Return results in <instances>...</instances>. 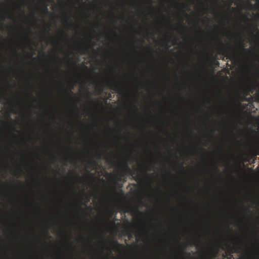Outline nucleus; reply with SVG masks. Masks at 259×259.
<instances>
[{
	"label": "nucleus",
	"mask_w": 259,
	"mask_h": 259,
	"mask_svg": "<svg viewBox=\"0 0 259 259\" xmlns=\"http://www.w3.org/2000/svg\"><path fill=\"white\" fill-rule=\"evenodd\" d=\"M219 43L221 45V47L219 49V53L220 54H222L224 56H226L227 59H234L235 56L234 54L230 53L227 50L225 46L224 45L222 40H219Z\"/></svg>",
	"instance_id": "1"
},
{
	"label": "nucleus",
	"mask_w": 259,
	"mask_h": 259,
	"mask_svg": "<svg viewBox=\"0 0 259 259\" xmlns=\"http://www.w3.org/2000/svg\"><path fill=\"white\" fill-rule=\"evenodd\" d=\"M106 83L107 87L109 89L113 90V91L117 92L118 93L120 94L121 93L122 89L118 82H116V80L108 79L106 81Z\"/></svg>",
	"instance_id": "2"
},
{
	"label": "nucleus",
	"mask_w": 259,
	"mask_h": 259,
	"mask_svg": "<svg viewBox=\"0 0 259 259\" xmlns=\"http://www.w3.org/2000/svg\"><path fill=\"white\" fill-rule=\"evenodd\" d=\"M0 102L1 104L7 105H11L13 104V101L8 99L4 92H0Z\"/></svg>",
	"instance_id": "3"
},
{
	"label": "nucleus",
	"mask_w": 259,
	"mask_h": 259,
	"mask_svg": "<svg viewBox=\"0 0 259 259\" xmlns=\"http://www.w3.org/2000/svg\"><path fill=\"white\" fill-rule=\"evenodd\" d=\"M123 165L125 170L122 171V176H124V175L126 174V173H129L131 176H133V175L135 174L134 171L131 170L130 167L126 163H124Z\"/></svg>",
	"instance_id": "4"
},
{
	"label": "nucleus",
	"mask_w": 259,
	"mask_h": 259,
	"mask_svg": "<svg viewBox=\"0 0 259 259\" xmlns=\"http://www.w3.org/2000/svg\"><path fill=\"white\" fill-rule=\"evenodd\" d=\"M111 243L115 245V248L117 249H125V246H124V245L119 243L117 240L114 242H112Z\"/></svg>",
	"instance_id": "5"
},
{
	"label": "nucleus",
	"mask_w": 259,
	"mask_h": 259,
	"mask_svg": "<svg viewBox=\"0 0 259 259\" xmlns=\"http://www.w3.org/2000/svg\"><path fill=\"white\" fill-rule=\"evenodd\" d=\"M252 154L254 156L259 155V145L258 146H255L252 151Z\"/></svg>",
	"instance_id": "6"
},
{
	"label": "nucleus",
	"mask_w": 259,
	"mask_h": 259,
	"mask_svg": "<svg viewBox=\"0 0 259 259\" xmlns=\"http://www.w3.org/2000/svg\"><path fill=\"white\" fill-rule=\"evenodd\" d=\"M236 243L237 244H238V246H235V247L234 248L235 251H237L238 250H239V249H240L241 248L239 246V245H240V244H241L242 242H241L240 240H236Z\"/></svg>",
	"instance_id": "7"
},
{
	"label": "nucleus",
	"mask_w": 259,
	"mask_h": 259,
	"mask_svg": "<svg viewBox=\"0 0 259 259\" xmlns=\"http://www.w3.org/2000/svg\"><path fill=\"white\" fill-rule=\"evenodd\" d=\"M239 47H240V48L242 50L244 51H246V52H250V49H247L246 50V49H244V46L243 42H241L239 43Z\"/></svg>",
	"instance_id": "8"
},
{
	"label": "nucleus",
	"mask_w": 259,
	"mask_h": 259,
	"mask_svg": "<svg viewBox=\"0 0 259 259\" xmlns=\"http://www.w3.org/2000/svg\"><path fill=\"white\" fill-rule=\"evenodd\" d=\"M42 12L44 14H49L50 12L49 9L47 8V6H45L44 7L41 9Z\"/></svg>",
	"instance_id": "9"
},
{
	"label": "nucleus",
	"mask_w": 259,
	"mask_h": 259,
	"mask_svg": "<svg viewBox=\"0 0 259 259\" xmlns=\"http://www.w3.org/2000/svg\"><path fill=\"white\" fill-rule=\"evenodd\" d=\"M211 62L213 64L219 65L220 64L219 62L217 61L215 58L214 57H212Z\"/></svg>",
	"instance_id": "10"
},
{
	"label": "nucleus",
	"mask_w": 259,
	"mask_h": 259,
	"mask_svg": "<svg viewBox=\"0 0 259 259\" xmlns=\"http://www.w3.org/2000/svg\"><path fill=\"white\" fill-rule=\"evenodd\" d=\"M64 18L66 21H70V16H69L64 15Z\"/></svg>",
	"instance_id": "11"
},
{
	"label": "nucleus",
	"mask_w": 259,
	"mask_h": 259,
	"mask_svg": "<svg viewBox=\"0 0 259 259\" xmlns=\"http://www.w3.org/2000/svg\"><path fill=\"white\" fill-rule=\"evenodd\" d=\"M126 231L127 233H129L130 232L131 233H133V231H132L131 227H129L126 228Z\"/></svg>",
	"instance_id": "12"
},
{
	"label": "nucleus",
	"mask_w": 259,
	"mask_h": 259,
	"mask_svg": "<svg viewBox=\"0 0 259 259\" xmlns=\"http://www.w3.org/2000/svg\"><path fill=\"white\" fill-rule=\"evenodd\" d=\"M89 163L90 164V165H97V163L95 162V161H93V160L90 161Z\"/></svg>",
	"instance_id": "13"
},
{
	"label": "nucleus",
	"mask_w": 259,
	"mask_h": 259,
	"mask_svg": "<svg viewBox=\"0 0 259 259\" xmlns=\"http://www.w3.org/2000/svg\"><path fill=\"white\" fill-rule=\"evenodd\" d=\"M255 89V86L254 85H252L250 87V91L252 92Z\"/></svg>",
	"instance_id": "14"
},
{
	"label": "nucleus",
	"mask_w": 259,
	"mask_h": 259,
	"mask_svg": "<svg viewBox=\"0 0 259 259\" xmlns=\"http://www.w3.org/2000/svg\"><path fill=\"white\" fill-rule=\"evenodd\" d=\"M90 200H91V197H90L87 196L85 197V200H86L87 202H88V201H90Z\"/></svg>",
	"instance_id": "15"
},
{
	"label": "nucleus",
	"mask_w": 259,
	"mask_h": 259,
	"mask_svg": "<svg viewBox=\"0 0 259 259\" xmlns=\"http://www.w3.org/2000/svg\"><path fill=\"white\" fill-rule=\"evenodd\" d=\"M73 88V85H71V89L69 91V93L67 94V95L69 96L70 94H73V93L72 92V91H71V89H72Z\"/></svg>",
	"instance_id": "16"
},
{
	"label": "nucleus",
	"mask_w": 259,
	"mask_h": 259,
	"mask_svg": "<svg viewBox=\"0 0 259 259\" xmlns=\"http://www.w3.org/2000/svg\"><path fill=\"white\" fill-rule=\"evenodd\" d=\"M198 240L196 238H194L193 240V244H195L197 242Z\"/></svg>",
	"instance_id": "17"
},
{
	"label": "nucleus",
	"mask_w": 259,
	"mask_h": 259,
	"mask_svg": "<svg viewBox=\"0 0 259 259\" xmlns=\"http://www.w3.org/2000/svg\"><path fill=\"white\" fill-rule=\"evenodd\" d=\"M103 155V154H102V153H100L98 155V157L99 159H100L101 158V156Z\"/></svg>",
	"instance_id": "18"
},
{
	"label": "nucleus",
	"mask_w": 259,
	"mask_h": 259,
	"mask_svg": "<svg viewBox=\"0 0 259 259\" xmlns=\"http://www.w3.org/2000/svg\"><path fill=\"white\" fill-rule=\"evenodd\" d=\"M105 159L107 161L112 160V158L110 157H106Z\"/></svg>",
	"instance_id": "19"
},
{
	"label": "nucleus",
	"mask_w": 259,
	"mask_h": 259,
	"mask_svg": "<svg viewBox=\"0 0 259 259\" xmlns=\"http://www.w3.org/2000/svg\"><path fill=\"white\" fill-rule=\"evenodd\" d=\"M256 101L259 102V93L257 94V96H256Z\"/></svg>",
	"instance_id": "20"
},
{
	"label": "nucleus",
	"mask_w": 259,
	"mask_h": 259,
	"mask_svg": "<svg viewBox=\"0 0 259 259\" xmlns=\"http://www.w3.org/2000/svg\"><path fill=\"white\" fill-rule=\"evenodd\" d=\"M102 240H103V242L104 244H105V240H104V238L103 237H102Z\"/></svg>",
	"instance_id": "21"
},
{
	"label": "nucleus",
	"mask_w": 259,
	"mask_h": 259,
	"mask_svg": "<svg viewBox=\"0 0 259 259\" xmlns=\"http://www.w3.org/2000/svg\"><path fill=\"white\" fill-rule=\"evenodd\" d=\"M150 3H151V7L152 8V3H153V1H152V0H150Z\"/></svg>",
	"instance_id": "22"
},
{
	"label": "nucleus",
	"mask_w": 259,
	"mask_h": 259,
	"mask_svg": "<svg viewBox=\"0 0 259 259\" xmlns=\"http://www.w3.org/2000/svg\"><path fill=\"white\" fill-rule=\"evenodd\" d=\"M183 22V19H182L181 21V26H183V25H182Z\"/></svg>",
	"instance_id": "23"
},
{
	"label": "nucleus",
	"mask_w": 259,
	"mask_h": 259,
	"mask_svg": "<svg viewBox=\"0 0 259 259\" xmlns=\"http://www.w3.org/2000/svg\"><path fill=\"white\" fill-rule=\"evenodd\" d=\"M63 34H64L65 36L66 37H67V35L66 33H65V32H63Z\"/></svg>",
	"instance_id": "24"
},
{
	"label": "nucleus",
	"mask_w": 259,
	"mask_h": 259,
	"mask_svg": "<svg viewBox=\"0 0 259 259\" xmlns=\"http://www.w3.org/2000/svg\"><path fill=\"white\" fill-rule=\"evenodd\" d=\"M77 117H78L79 118H81V115H77Z\"/></svg>",
	"instance_id": "25"
},
{
	"label": "nucleus",
	"mask_w": 259,
	"mask_h": 259,
	"mask_svg": "<svg viewBox=\"0 0 259 259\" xmlns=\"http://www.w3.org/2000/svg\"><path fill=\"white\" fill-rule=\"evenodd\" d=\"M173 28H174V29H178V27L174 26Z\"/></svg>",
	"instance_id": "26"
},
{
	"label": "nucleus",
	"mask_w": 259,
	"mask_h": 259,
	"mask_svg": "<svg viewBox=\"0 0 259 259\" xmlns=\"http://www.w3.org/2000/svg\"><path fill=\"white\" fill-rule=\"evenodd\" d=\"M229 249L231 251V252H233V251H232L233 248H229Z\"/></svg>",
	"instance_id": "27"
},
{
	"label": "nucleus",
	"mask_w": 259,
	"mask_h": 259,
	"mask_svg": "<svg viewBox=\"0 0 259 259\" xmlns=\"http://www.w3.org/2000/svg\"><path fill=\"white\" fill-rule=\"evenodd\" d=\"M228 17H229V18L230 19H232V18L231 16H228Z\"/></svg>",
	"instance_id": "28"
},
{
	"label": "nucleus",
	"mask_w": 259,
	"mask_h": 259,
	"mask_svg": "<svg viewBox=\"0 0 259 259\" xmlns=\"http://www.w3.org/2000/svg\"><path fill=\"white\" fill-rule=\"evenodd\" d=\"M81 53L82 54H84V51H83V50H81Z\"/></svg>",
	"instance_id": "29"
},
{
	"label": "nucleus",
	"mask_w": 259,
	"mask_h": 259,
	"mask_svg": "<svg viewBox=\"0 0 259 259\" xmlns=\"http://www.w3.org/2000/svg\"><path fill=\"white\" fill-rule=\"evenodd\" d=\"M231 9H232V10L233 11H235V8H232Z\"/></svg>",
	"instance_id": "30"
},
{
	"label": "nucleus",
	"mask_w": 259,
	"mask_h": 259,
	"mask_svg": "<svg viewBox=\"0 0 259 259\" xmlns=\"http://www.w3.org/2000/svg\"><path fill=\"white\" fill-rule=\"evenodd\" d=\"M47 34H48V35L49 34V30H47Z\"/></svg>",
	"instance_id": "31"
},
{
	"label": "nucleus",
	"mask_w": 259,
	"mask_h": 259,
	"mask_svg": "<svg viewBox=\"0 0 259 259\" xmlns=\"http://www.w3.org/2000/svg\"><path fill=\"white\" fill-rule=\"evenodd\" d=\"M34 53H32V54H31V55H30V57H32V56H33V55H34Z\"/></svg>",
	"instance_id": "32"
},
{
	"label": "nucleus",
	"mask_w": 259,
	"mask_h": 259,
	"mask_svg": "<svg viewBox=\"0 0 259 259\" xmlns=\"http://www.w3.org/2000/svg\"><path fill=\"white\" fill-rule=\"evenodd\" d=\"M32 16H33V17L35 18V14H32Z\"/></svg>",
	"instance_id": "33"
},
{
	"label": "nucleus",
	"mask_w": 259,
	"mask_h": 259,
	"mask_svg": "<svg viewBox=\"0 0 259 259\" xmlns=\"http://www.w3.org/2000/svg\"><path fill=\"white\" fill-rule=\"evenodd\" d=\"M139 41L141 42V43H143L144 42L143 40H142L141 41V40H139Z\"/></svg>",
	"instance_id": "34"
},
{
	"label": "nucleus",
	"mask_w": 259,
	"mask_h": 259,
	"mask_svg": "<svg viewBox=\"0 0 259 259\" xmlns=\"http://www.w3.org/2000/svg\"><path fill=\"white\" fill-rule=\"evenodd\" d=\"M100 91H101V92H102V91H103V89L101 88V89H100Z\"/></svg>",
	"instance_id": "35"
},
{
	"label": "nucleus",
	"mask_w": 259,
	"mask_h": 259,
	"mask_svg": "<svg viewBox=\"0 0 259 259\" xmlns=\"http://www.w3.org/2000/svg\"><path fill=\"white\" fill-rule=\"evenodd\" d=\"M75 107H76V109H78L77 105H75Z\"/></svg>",
	"instance_id": "36"
},
{
	"label": "nucleus",
	"mask_w": 259,
	"mask_h": 259,
	"mask_svg": "<svg viewBox=\"0 0 259 259\" xmlns=\"http://www.w3.org/2000/svg\"><path fill=\"white\" fill-rule=\"evenodd\" d=\"M9 17L10 18H12V16H9Z\"/></svg>",
	"instance_id": "37"
},
{
	"label": "nucleus",
	"mask_w": 259,
	"mask_h": 259,
	"mask_svg": "<svg viewBox=\"0 0 259 259\" xmlns=\"http://www.w3.org/2000/svg\"><path fill=\"white\" fill-rule=\"evenodd\" d=\"M188 256H190V253H187Z\"/></svg>",
	"instance_id": "38"
}]
</instances>
